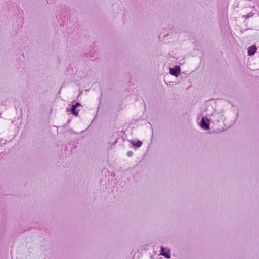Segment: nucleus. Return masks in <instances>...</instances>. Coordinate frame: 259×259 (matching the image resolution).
I'll use <instances>...</instances> for the list:
<instances>
[{
    "label": "nucleus",
    "mask_w": 259,
    "mask_h": 259,
    "mask_svg": "<svg viewBox=\"0 0 259 259\" xmlns=\"http://www.w3.org/2000/svg\"><path fill=\"white\" fill-rule=\"evenodd\" d=\"M201 127L204 130H208L209 128V124L208 123V120L206 119L203 117L201 119L200 122Z\"/></svg>",
    "instance_id": "obj_1"
},
{
    "label": "nucleus",
    "mask_w": 259,
    "mask_h": 259,
    "mask_svg": "<svg viewBox=\"0 0 259 259\" xmlns=\"http://www.w3.org/2000/svg\"><path fill=\"white\" fill-rule=\"evenodd\" d=\"M81 106V104L79 103H76L75 105H73L71 108L72 113L75 115L77 116L79 113V111L77 110L76 108L77 107Z\"/></svg>",
    "instance_id": "obj_2"
},
{
    "label": "nucleus",
    "mask_w": 259,
    "mask_h": 259,
    "mask_svg": "<svg viewBox=\"0 0 259 259\" xmlns=\"http://www.w3.org/2000/svg\"><path fill=\"white\" fill-rule=\"evenodd\" d=\"M257 48L255 45H252L248 48V54L249 56L253 55L256 51Z\"/></svg>",
    "instance_id": "obj_3"
},
{
    "label": "nucleus",
    "mask_w": 259,
    "mask_h": 259,
    "mask_svg": "<svg viewBox=\"0 0 259 259\" xmlns=\"http://www.w3.org/2000/svg\"><path fill=\"white\" fill-rule=\"evenodd\" d=\"M160 254L164 256L167 258H170V255L169 250H167L166 252L164 251V249L163 247L161 248Z\"/></svg>",
    "instance_id": "obj_4"
},
{
    "label": "nucleus",
    "mask_w": 259,
    "mask_h": 259,
    "mask_svg": "<svg viewBox=\"0 0 259 259\" xmlns=\"http://www.w3.org/2000/svg\"><path fill=\"white\" fill-rule=\"evenodd\" d=\"M170 73L171 74L175 75V76H178V75L180 74V67H178V68L176 69H170Z\"/></svg>",
    "instance_id": "obj_5"
},
{
    "label": "nucleus",
    "mask_w": 259,
    "mask_h": 259,
    "mask_svg": "<svg viewBox=\"0 0 259 259\" xmlns=\"http://www.w3.org/2000/svg\"><path fill=\"white\" fill-rule=\"evenodd\" d=\"M133 145L137 147H140L141 146L142 143L141 141L138 140L135 142H132Z\"/></svg>",
    "instance_id": "obj_6"
},
{
    "label": "nucleus",
    "mask_w": 259,
    "mask_h": 259,
    "mask_svg": "<svg viewBox=\"0 0 259 259\" xmlns=\"http://www.w3.org/2000/svg\"><path fill=\"white\" fill-rule=\"evenodd\" d=\"M254 13L252 12L248 13L246 15H244L243 16V17L245 18L246 19L249 18L250 17H251L253 16Z\"/></svg>",
    "instance_id": "obj_7"
},
{
    "label": "nucleus",
    "mask_w": 259,
    "mask_h": 259,
    "mask_svg": "<svg viewBox=\"0 0 259 259\" xmlns=\"http://www.w3.org/2000/svg\"><path fill=\"white\" fill-rule=\"evenodd\" d=\"M127 155L129 157L132 156L133 155V152L132 151H128L127 153Z\"/></svg>",
    "instance_id": "obj_8"
}]
</instances>
